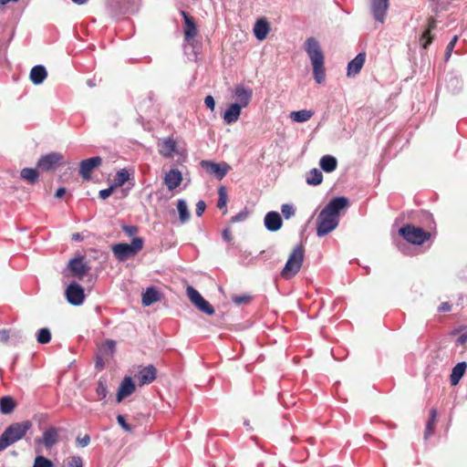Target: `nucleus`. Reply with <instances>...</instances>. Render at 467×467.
Listing matches in <instances>:
<instances>
[{
    "mask_svg": "<svg viewBox=\"0 0 467 467\" xmlns=\"http://www.w3.org/2000/svg\"><path fill=\"white\" fill-rule=\"evenodd\" d=\"M305 50L313 66V77L316 82L318 84L323 83L326 78V71L324 67V54L319 42L314 37L307 38L305 42Z\"/></svg>",
    "mask_w": 467,
    "mask_h": 467,
    "instance_id": "nucleus-1",
    "label": "nucleus"
},
{
    "mask_svg": "<svg viewBox=\"0 0 467 467\" xmlns=\"http://www.w3.org/2000/svg\"><path fill=\"white\" fill-rule=\"evenodd\" d=\"M31 427L32 422L30 420L15 422L9 425L0 436V451L5 450L13 443L23 439Z\"/></svg>",
    "mask_w": 467,
    "mask_h": 467,
    "instance_id": "nucleus-2",
    "label": "nucleus"
},
{
    "mask_svg": "<svg viewBox=\"0 0 467 467\" xmlns=\"http://www.w3.org/2000/svg\"><path fill=\"white\" fill-rule=\"evenodd\" d=\"M305 257V249L302 244L296 245L290 254L284 268L281 271V276L285 280H289L296 276L300 271Z\"/></svg>",
    "mask_w": 467,
    "mask_h": 467,
    "instance_id": "nucleus-3",
    "label": "nucleus"
},
{
    "mask_svg": "<svg viewBox=\"0 0 467 467\" xmlns=\"http://www.w3.org/2000/svg\"><path fill=\"white\" fill-rule=\"evenodd\" d=\"M143 243L141 237H135L130 244L119 243L114 244L112 246V253L119 262H124L128 258L137 254V253L143 248Z\"/></svg>",
    "mask_w": 467,
    "mask_h": 467,
    "instance_id": "nucleus-4",
    "label": "nucleus"
},
{
    "mask_svg": "<svg viewBox=\"0 0 467 467\" xmlns=\"http://www.w3.org/2000/svg\"><path fill=\"white\" fill-rule=\"evenodd\" d=\"M400 234L412 244H422L430 239L431 234L420 227L406 224L399 230Z\"/></svg>",
    "mask_w": 467,
    "mask_h": 467,
    "instance_id": "nucleus-5",
    "label": "nucleus"
},
{
    "mask_svg": "<svg viewBox=\"0 0 467 467\" xmlns=\"http://www.w3.org/2000/svg\"><path fill=\"white\" fill-rule=\"evenodd\" d=\"M339 223V221L330 216L328 213L321 211L317 216V234L323 237L334 231Z\"/></svg>",
    "mask_w": 467,
    "mask_h": 467,
    "instance_id": "nucleus-6",
    "label": "nucleus"
},
{
    "mask_svg": "<svg viewBox=\"0 0 467 467\" xmlns=\"http://www.w3.org/2000/svg\"><path fill=\"white\" fill-rule=\"evenodd\" d=\"M187 296L191 302L202 312L212 316L214 314L213 306L192 286L187 287Z\"/></svg>",
    "mask_w": 467,
    "mask_h": 467,
    "instance_id": "nucleus-7",
    "label": "nucleus"
},
{
    "mask_svg": "<svg viewBox=\"0 0 467 467\" xmlns=\"http://www.w3.org/2000/svg\"><path fill=\"white\" fill-rule=\"evenodd\" d=\"M200 165L207 173L213 175L217 180L223 179L231 169L230 165L223 161H202Z\"/></svg>",
    "mask_w": 467,
    "mask_h": 467,
    "instance_id": "nucleus-8",
    "label": "nucleus"
},
{
    "mask_svg": "<svg viewBox=\"0 0 467 467\" xmlns=\"http://www.w3.org/2000/svg\"><path fill=\"white\" fill-rule=\"evenodd\" d=\"M348 206L349 200L345 196H338L331 199L322 211L339 221L341 211Z\"/></svg>",
    "mask_w": 467,
    "mask_h": 467,
    "instance_id": "nucleus-9",
    "label": "nucleus"
},
{
    "mask_svg": "<svg viewBox=\"0 0 467 467\" xmlns=\"http://www.w3.org/2000/svg\"><path fill=\"white\" fill-rule=\"evenodd\" d=\"M140 0H111L110 8L116 16L133 14L138 11Z\"/></svg>",
    "mask_w": 467,
    "mask_h": 467,
    "instance_id": "nucleus-10",
    "label": "nucleus"
},
{
    "mask_svg": "<svg viewBox=\"0 0 467 467\" xmlns=\"http://www.w3.org/2000/svg\"><path fill=\"white\" fill-rule=\"evenodd\" d=\"M67 302L72 306H80L85 299L83 287L76 283H70L65 291Z\"/></svg>",
    "mask_w": 467,
    "mask_h": 467,
    "instance_id": "nucleus-11",
    "label": "nucleus"
},
{
    "mask_svg": "<svg viewBox=\"0 0 467 467\" xmlns=\"http://www.w3.org/2000/svg\"><path fill=\"white\" fill-rule=\"evenodd\" d=\"M62 158V155L58 152L43 155L37 161V168L43 171H53L60 163Z\"/></svg>",
    "mask_w": 467,
    "mask_h": 467,
    "instance_id": "nucleus-12",
    "label": "nucleus"
},
{
    "mask_svg": "<svg viewBox=\"0 0 467 467\" xmlns=\"http://www.w3.org/2000/svg\"><path fill=\"white\" fill-rule=\"evenodd\" d=\"M59 441L58 429L50 426L45 430L42 437L36 439V444H43L47 450H50L54 445H56Z\"/></svg>",
    "mask_w": 467,
    "mask_h": 467,
    "instance_id": "nucleus-13",
    "label": "nucleus"
},
{
    "mask_svg": "<svg viewBox=\"0 0 467 467\" xmlns=\"http://www.w3.org/2000/svg\"><path fill=\"white\" fill-rule=\"evenodd\" d=\"M67 268L72 275L78 279H82L90 269L83 256L72 258L68 262Z\"/></svg>",
    "mask_w": 467,
    "mask_h": 467,
    "instance_id": "nucleus-14",
    "label": "nucleus"
},
{
    "mask_svg": "<svg viewBox=\"0 0 467 467\" xmlns=\"http://www.w3.org/2000/svg\"><path fill=\"white\" fill-rule=\"evenodd\" d=\"M102 162V159L99 156L91 157L83 160L79 164V173L85 179H90V173L98 168Z\"/></svg>",
    "mask_w": 467,
    "mask_h": 467,
    "instance_id": "nucleus-15",
    "label": "nucleus"
},
{
    "mask_svg": "<svg viewBox=\"0 0 467 467\" xmlns=\"http://www.w3.org/2000/svg\"><path fill=\"white\" fill-rule=\"evenodd\" d=\"M370 10L377 22L384 23L389 8V0H370Z\"/></svg>",
    "mask_w": 467,
    "mask_h": 467,
    "instance_id": "nucleus-16",
    "label": "nucleus"
},
{
    "mask_svg": "<svg viewBox=\"0 0 467 467\" xmlns=\"http://www.w3.org/2000/svg\"><path fill=\"white\" fill-rule=\"evenodd\" d=\"M233 96L236 99L235 103L239 104L241 108H245L252 99L253 90L250 88L238 85L235 87Z\"/></svg>",
    "mask_w": 467,
    "mask_h": 467,
    "instance_id": "nucleus-17",
    "label": "nucleus"
},
{
    "mask_svg": "<svg viewBox=\"0 0 467 467\" xmlns=\"http://www.w3.org/2000/svg\"><path fill=\"white\" fill-rule=\"evenodd\" d=\"M156 377L157 369L153 365L143 367L136 375V379L140 386L150 384L156 379Z\"/></svg>",
    "mask_w": 467,
    "mask_h": 467,
    "instance_id": "nucleus-18",
    "label": "nucleus"
},
{
    "mask_svg": "<svg viewBox=\"0 0 467 467\" xmlns=\"http://www.w3.org/2000/svg\"><path fill=\"white\" fill-rule=\"evenodd\" d=\"M264 225L269 232H277L283 225L281 215L275 211L268 212L264 218Z\"/></svg>",
    "mask_w": 467,
    "mask_h": 467,
    "instance_id": "nucleus-19",
    "label": "nucleus"
},
{
    "mask_svg": "<svg viewBox=\"0 0 467 467\" xmlns=\"http://www.w3.org/2000/svg\"><path fill=\"white\" fill-rule=\"evenodd\" d=\"M135 389L136 386L132 379L130 377H125L121 381L117 392V402H121L125 398L130 396L135 391Z\"/></svg>",
    "mask_w": 467,
    "mask_h": 467,
    "instance_id": "nucleus-20",
    "label": "nucleus"
},
{
    "mask_svg": "<svg viewBox=\"0 0 467 467\" xmlns=\"http://www.w3.org/2000/svg\"><path fill=\"white\" fill-rule=\"evenodd\" d=\"M182 14L185 24L184 41L189 43L197 35L198 30L194 19L184 11Z\"/></svg>",
    "mask_w": 467,
    "mask_h": 467,
    "instance_id": "nucleus-21",
    "label": "nucleus"
},
{
    "mask_svg": "<svg viewBox=\"0 0 467 467\" xmlns=\"http://www.w3.org/2000/svg\"><path fill=\"white\" fill-rule=\"evenodd\" d=\"M182 181V172L177 169H171L166 173L164 182L170 191L177 188Z\"/></svg>",
    "mask_w": 467,
    "mask_h": 467,
    "instance_id": "nucleus-22",
    "label": "nucleus"
},
{
    "mask_svg": "<svg viewBox=\"0 0 467 467\" xmlns=\"http://www.w3.org/2000/svg\"><path fill=\"white\" fill-rule=\"evenodd\" d=\"M366 60L365 53H358L351 61L348 64V76H356L358 75Z\"/></svg>",
    "mask_w": 467,
    "mask_h": 467,
    "instance_id": "nucleus-23",
    "label": "nucleus"
},
{
    "mask_svg": "<svg viewBox=\"0 0 467 467\" xmlns=\"http://www.w3.org/2000/svg\"><path fill=\"white\" fill-rule=\"evenodd\" d=\"M242 108L237 103H232L223 114V120L226 124H232L238 120Z\"/></svg>",
    "mask_w": 467,
    "mask_h": 467,
    "instance_id": "nucleus-24",
    "label": "nucleus"
},
{
    "mask_svg": "<svg viewBox=\"0 0 467 467\" xmlns=\"http://www.w3.org/2000/svg\"><path fill=\"white\" fill-rule=\"evenodd\" d=\"M47 77V69L42 65L34 66L30 71V80L35 85H40Z\"/></svg>",
    "mask_w": 467,
    "mask_h": 467,
    "instance_id": "nucleus-25",
    "label": "nucleus"
},
{
    "mask_svg": "<svg viewBox=\"0 0 467 467\" xmlns=\"http://www.w3.org/2000/svg\"><path fill=\"white\" fill-rule=\"evenodd\" d=\"M116 352V342L113 339H107L98 349L97 354L107 359L111 358Z\"/></svg>",
    "mask_w": 467,
    "mask_h": 467,
    "instance_id": "nucleus-26",
    "label": "nucleus"
},
{
    "mask_svg": "<svg viewBox=\"0 0 467 467\" xmlns=\"http://www.w3.org/2000/svg\"><path fill=\"white\" fill-rule=\"evenodd\" d=\"M467 368V363L462 361L456 364V366L452 368L451 374L450 376V381L452 386H456L461 379L463 377Z\"/></svg>",
    "mask_w": 467,
    "mask_h": 467,
    "instance_id": "nucleus-27",
    "label": "nucleus"
},
{
    "mask_svg": "<svg viewBox=\"0 0 467 467\" xmlns=\"http://www.w3.org/2000/svg\"><path fill=\"white\" fill-rule=\"evenodd\" d=\"M98 400L103 401V403L107 402V397L109 394L108 389V380L105 377H100L97 382L96 389H95Z\"/></svg>",
    "mask_w": 467,
    "mask_h": 467,
    "instance_id": "nucleus-28",
    "label": "nucleus"
},
{
    "mask_svg": "<svg viewBox=\"0 0 467 467\" xmlns=\"http://www.w3.org/2000/svg\"><path fill=\"white\" fill-rule=\"evenodd\" d=\"M159 300L160 294L153 286L148 287L142 294L141 302L144 306H149Z\"/></svg>",
    "mask_w": 467,
    "mask_h": 467,
    "instance_id": "nucleus-29",
    "label": "nucleus"
},
{
    "mask_svg": "<svg viewBox=\"0 0 467 467\" xmlns=\"http://www.w3.org/2000/svg\"><path fill=\"white\" fill-rule=\"evenodd\" d=\"M269 32V25L264 19H259L254 26V34L258 40H263L266 37Z\"/></svg>",
    "mask_w": 467,
    "mask_h": 467,
    "instance_id": "nucleus-30",
    "label": "nucleus"
},
{
    "mask_svg": "<svg viewBox=\"0 0 467 467\" xmlns=\"http://www.w3.org/2000/svg\"><path fill=\"white\" fill-rule=\"evenodd\" d=\"M319 165L325 172H332L337 169V161L332 155H325L320 159Z\"/></svg>",
    "mask_w": 467,
    "mask_h": 467,
    "instance_id": "nucleus-31",
    "label": "nucleus"
},
{
    "mask_svg": "<svg viewBox=\"0 0 467 467\" xmlns=\"http://www.w3.org/2000/svg\"><path fill=\"white\" fill-rule=\"evenodd\" d=\"M438 412L437 410L432 408L430 411V418L426 423V429L424 432V438L427 440L430 436L432 435L435 430V425L437 421Z\"/></svg>",
    "mask_w": 467,
    "mask_h": 467,
    "instance_id": "nucleus-32",
    "label": "nucleus"
},
{
    "mask_svg": "<svg viewBox=\"0 0 467 467\" xmlns=\"http://www.w3.org/2000/svg\"><path fill=\"white\" fill-rule=\"evenodd\" d=\"M21 178L30 184H35L39 177L38 171L34 168H24L20 172Z\"/></svg>",
    "mask_w": 467,
    "mask_h": 467,
    "instance_id": "nucleus-33",
    "label": "nucleus"
},
{
    "mask_svg": "<svg viewBox=\"0 0 467 467\" xmlns=\"http://www.w3.org/2000/svg\"><path fill=\"white\" fill-rule=\"evenodd\" d=\"M16 403L10 396H4L0 399V411L3 414H9L15 409Z\"/></svg>",
    "mask_w": 467,
    "mask_h": 467,
    "instance_id": "nucleus-34",
    "label": "nucleus"
},
{
    "mask_svg": "<svg viewBox=\"0 0 467 467\" xmlns=\"http://www.w3.org/2000/svg\"><path fill=\"white\" fill-rule=\"evenodd\" d=\"M176 149V142L173 139L167 138L164 139L161 142V149L160 150V153L163 156H171V153Z\"/></svg>",
    "mask_w": 467,
    "mask_h": 467,
    "instance_id": "nucleus-35",
    "label": "nucleus"
},
{
    "mask_svg": "<svg viewBox=\"0 0 467 467\" xmlns=\"http://www.w3.org/2000/svg\"><path fill=\"white\" fill-rule=\"evenodd\" d=\"M177 210L179 213L182 223H185L190 219V213L188 210L187 202L183 199H180L177 202Z\"/></svg>",
    "mask_w": 467,
    "mask_h": 467,
    "instance_id": "nucleus-36",
    "label": "nucleus"
},
{
    "mask_svg": "<svg viewBox=\"0 0 467 467\" xmlns=\"http://www.w3.org/2000/svg\"><path fill=\"white\" fill-rule=\"evenodd\" d=\"M313 116V112L307 109H302L297 111H293L290 114V118L298 123H302L307 121Z\"/></svg>",
    "mask_w": 467,
    "mask_h": 467,
    "instance_id": "nucleus-37",
    "label": "nucleus"
},
{
    "mask_svg": "<svg viewBox=\"0 0 467 467\" xmlns=\"http://www.w3.org/2000/svg\"><path fill=\"white\" fill-rule=\"evenodd\" d=\"M323 181V174L322 172L314 168L312 169L308 175L306 176V183L309 184V185H314V186H317L318 184H320Z\"/></svg>",
    "mask_w": 467,
    "mask_h": 467,
    "instance_id": "nucleus-38",
    "label": "nucleus"
},
{
    "mask_svg": "<svg viewBox=\"0 0 467 467\" xmlns=\"http://www.w3.org/2000/svg\"><path fill=\"white\" fill-rule=\"evenodd\" d=\"M51 337V332L47 327L40 328L36 333V341L41 345L49 343Z\"/></svg>",
    "mask_w": 467,
    "mask_h": 467,
    "instance_id": "nucleus-39",
    "label": "nucleus"
},
{
    "mask_svg": "<svg viewBox=\"0 0 467 467\" xmlns=\"http://www.w3.org/2000/svg\"><path fill=\"white\" fill-rule=\"evenodd\" d=\"M218 195H219V198H218L217 207L219 209L224 208L223 214H225L227 213L226 203H227L228 197H227V192H226V189L224 186L219 187Z\"/></svg>",
    "mask_w": 467,
    "mask_h": 467,
    "instance_id": "nucleus-40",
    "label": "nucleus"
},
{
    "mask_svg": "<svg viewBox=\"0 0 467 467\" xmlns=\"http://www.w3.org/2000/svg\"><path fill=\"white\" fill-rule=\"evenodd\" d=\"M130 179V173L127 170H119L115 176L113 186H121Z\"/></svg>",
    "mask_w": 467,
    "mask_h": 467,
    "instance_id": "nucleus-41",
    "label": "nucleus"
},
{
    "mask_svg": "<svg viewBox=\"0 0 467 467\" xmlns=\"http://www.w3.org/2000/svg\"><path fill=\"white\" fill-rule=\"evenodd\" d=\"M33 467H54V464L51 460L38 455L35 458Z\"/></svg>",
    "mask_w": 467,
    "mask_h": 467,
    "instance_id": "nucleus-42",
    "label": "nucleus"
},
{
    "mask_svg": "<svg viewBox=\"0 0 467 467\" xmlns=\"http://www.w3.org/2000/svg\"><path fill=\"white\" fill-rule=\"evenodd\" d=\"M281 212L285 219H289L295 215L296 210L292 204L285 203L281 206Z\"/></svg>",
    "mask_w": 467,
    "mask_h": 467,
    "instance_id": "nucleus-43",
    "label": "nucleus"
},
{
    "mask_svg": "<svg viewBox=\"0 0 467 467\" xmlns=\"http://www.w3.org/2000/svg\"><path fill=\"white\" fill-rule=\"evenodd\" d=\"M248 217V211L246 208L236 213L234 216H233L230 220L231 223H235L239 222H244Z\"/></svg>",
    "mask_w": 467,
    "mask_h": 467,
    "instance_id": "nucleus-44",
    "label": "nucleus"
},
{
    "mask_svg": "<svg viewBox=\"0 0 467 467\" xmlns=\"http://www.w3.org/2000/svg\"><path fill=\"white\" fill-rule=\"evenodd\" d=\"M117 421L125 431L130 432L132 431V427L129 423H127L126 419L123 415L119 414L117 416Z\"/></svg>",
    "mask_w": 467,
    "mask_h": 467,
    "instance_id": "nucleus-45",
    "label": "nucleus"
},
{
    "mask_svg": "<svg viewBox=\"0 0 467 467\" xmlns=\"http://www.w3.org/2000/svg\"><path fill=\"white\" fill-rule=\"evenodd\" d=\"M109 359L96 353L95 368L97 370L101 371L105 368L106 361Z\"/></svg>",
    "mask_w": 467,
    "mask_h": 467,
    "instance_id": "nucleus-46",
    "label": "nucleus"
},
{
    "mask_svg": "<svg viewBox=\"0 0 467 467\" xmlns=\"http://www.w3.org/2000/svg\"><path fill=\"white\" fill-rule=\"evenodd\" d=\"M76 442L78 446L81 448L87 447L90 442V436L88 434H86L84 437L78 436L76 439Z\"/></svg>",
    "mask_w": 467,
    "mask_h": 467,
    "instance_id": "nucleus-47",
    "label": "nucleus"
},
{
    "mask_svg": "<svg viewBox=\"0 0 467 467\" xmlns=\"http://www.w3.org/2000/svg\"><path fill=\"white\" fill-rule=\"evenodd\" d=\"M121 229L128 236H133L138 233V227L135 225L125 224L121 226Z\"/></svg>",
    "mask_w": 467,
    "mask_h": 467,
    "instance_id": "nucleus-48",
    "label": "nucleus"
},
{
    "mask_svg": "<svg viewBox=\"0 0 467 467\" xmlns=\"http://www.w3.org/2000/svg\"><path fill=\"white\" fill-rule=\"evenodd\" d=\"M67 467H83V461L79 456H73L67 462Z\"/></svg>",
    "mask_w": 467,
    "mask_h": 467,
    "instance_id": "nucleus-49",
    "label": "nucleus"
},
{
    "mask_svg": "<svg viewBox=\"0 0 467 467\" xmlns=\"http://www.w3.org/2000/svg\"><path fill=\"white\" fill-rule=\"evenodd\" d=\"M250 298L251 297L246 295L235 296L233 297V302L235 303L236 305H242L249 302Z\"/></svg>",
    "mask_w": 467,
    "mask_h": 467,
    "instance_id": "nucleus-50",
    "label": "nucleus"
},
{
    "mask_svg": "<svg viewBox=\"0 0 467 467\" xmlns=\"http://www.w3.org/2000/svg\"><path fill=\"white\" fill-rule=\"evenodd\" d=\"M205 208H206V204L204 202V201L202 200H200L197 203H196V209H195V213H196V215L198 217L202 216V213H204L205 211Z\"/></svg>",
    "mask_w": 467,
    "mask_h": 467,
    "instance_id": "nucleus-51",
    "label": "nucleus"
},
{
    "mask_svg": "<svg viewBox=\"0 0 467 467\" xmlns=\"http://www.w3.org/2000/svg\"><path fill=\"white\" fill-rule=\"evenodd\" d=\"M113 189H114L113 185L109 186L107 189H103V190L99 191V196L101 199L105 200V199L109 198L112 194Z\"/></svg>",
    "mask_w": 467,
    "mask_h": 467,
    "instance_id": "nucleus-52",
    "label": "nucleus"
},
{
    "mask_svg": "<svg viewBox=\"0 0 467 467\" xmlns=\"http://www.w3.org/2000/svg\"><path fill=\"white\" fill-rule=\"evenodd\" d=\"M204 104L205 106L210 109L212 111L214 110L215 108V100L213 96L208 95L204 99Z\"/></svg>",
    "mask_w": 467,
    "mask_h": 467,
    "instance_id": "nucleus-53",
    "label": "nucleus"
},
{
    "mask_svg": "<svg viewBox=\"0 0 467 467\" xmlns=\"http://www.w3.org/2000/svg\"><path fill=\"white\" fill-rule=\"evenodd\" d=\"M451 306L448 302L441 303L438 307V310L440 312H449V311H451Z\"/></svg>",
    "mask_w": 467,
    "mask_h": 467,
    "instance_id": "nucleus-54",
    "label": "nucleus"
},
{
    "mask_svg": "<svg viewBox=\"0 0 467 467\" xmlns=\"http://www.w3.org/2000/svg\"><path fill=\"white\" fill-rule=\"evenodd\" d=\"M223 239L225 241V242H231L232 241V234H231V231L229 230V228H225L223 231Z\"/></svg>",
    "mask_w": 467,
    "mask_h": 467,
    "instance_id": "nucleus-55",
    "label": "nucleus"
},
{
    "mask_svg": "<svg viewBox=\"0 0 467 467\" xmlns=\"http://www.w3.org/2000/svg\"><path fill=\"white\" fill-rule=\"evenodd\" d=\"M9 338V333L7 330L3 329L0 331V342H6Z\"/></svg>",
    "mask_w": 467,
    "mask_h": 467,
    "instance_id": "nucleus-56",
    "label": "nucleus"
},
{
    "mask_svg": "<svg viewBox=\"0 0 467 467\" xmlns=\"http://www.w3.org/2000/svg\"><path fill=\"white\" fill-rule=\"evenodd\" d=\"M456 41H457V36H454L452 38V40L448 44V46H447V54H448V56H450V52L453 49Z\"/></svg>",
    "mask_w": 467,
    "mask_h": 467,
    "instance_id": "nucleus-57",
    "label": "nucleus"
},
{
    "mask_svg": "<svg viewBox=\"0 0 467 467\" xmlns=\"http://www.w3.org/2000/svg\"><path fill=\"white\" fill-rule=\"evenodd\" d=\"M66 193V188L64 187H60L57 190L56 193H55V197L56 198H62Z\"/></svg>",
    "mask_w": 467,
    "mask_h": 467,
    "instance_id": "nucleus-58",
    "label": "nucleus"
},
{
    "mask_svg": "<svg viewBox=\"0 0 467 467\" xmlns=\"http://www.w3.org/2000/svg\"><path fill=\"white\" fill-rule=\"evenodd\" d=\"M457 342L461 345L464 344L467 342V332L462 334L458 339H457Z\"/></svg>",
    "mask_w": 467,
    "mask_h": 467,
    "instance_id": "nucleus-59",
    "label": "nucleus"
},
{
    "mask_svg": "<svg viewBox=\"0 0 467 467\" xmlns=\"http://www.w3.org/2000/svg\"><path fill=\"white\" fill-rule=\"evenodd\" d=\"M18 0H0V7L7 5L8 3H16Z\"/></svg>",
    "mask_w": 467,
    "mask_h": 467,
    "instance_id": "nucleus-60",
    "label": "nucleus"
},
{
    "mask_svg": "<svg viewBox=\"0 0 467 467\" xmlns=\"http://www.w3.org/2000/svg\"><path fill=\"white\" fill-rule=\"evenodd\" d=\"M74 4L82 5L88 2V0H71Z\"/></svg>",
    "mask_w": 467,
    "mask_h": 467,
    "instance_id": "nucleus-61",
    "label": "nucleus"
},
{
    "mask_svg": "<svg viewBox=\"0 0 467 467\" xmlns=\"http://www.w3.org/2000/svg\"><path fill=\"white\" fill-rule=\"evenodd\" d=\"M72 239H73V240H77V241H78V240H81V239H82V237H81L80 234L76 233V234H74L72 235Z\"/></svg>",
    "mask_w": 467,
    "mask_h": 467,
    "instance_id": "nucleus-62",
    "label": "nucleus"
},
{
    "mask_svg": "<svg viewBox=\"0 0 467 467\" xmlns=\"http://www.w3.org/2000/svg\"><path fill=\"white\" fill-rule=\"evenodd\" d=\"M88 86L90 87V88H93L96 86V83H95V80L94 79H88V82H87Z\"/></svg>",
    "mask_w": 467,
    "mask_h": 467,
    "instance_id": "nucleus-63",
    "label": "nucleus"
},
{
    "mask_svg": "<svg viewBox=\"0 0 467 467\" xmlns=\"http://www.w3.org/2000/svg\"><path fill=\"white\" fill-rule=\"evenodd\" d=\"M244 424L245 427H247V428L249 427V421L248 420H244Z\"/></svg>",
    "mask_w": 467,
    "mask_h": 467,
    "instance_id": "nucleus-64",
    "label": "nucleus"
}]
</instances>
